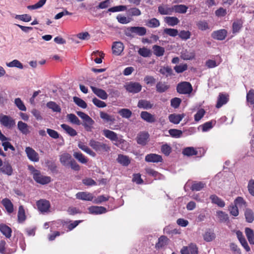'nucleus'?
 I'll use <instances>...</instances> for the list:
<instances>
[{"mask_svg": "<svg viewBox=\"0 0 254 254\" xmlns=\"http://www.w3.org/2000/svg\"><path fill=\"white\" fill-rule=\"evenodd\" d=\"M60 161L65 167L70 166L74 171L80 170L79 165L72 158L70 154L68 153H64L60 155Z\"/></svg>", "mask_w": 254, "mask_h": 254, "instance_id": "f257e3e1", "label": "nucleus"}, {"mask_svg": "<svg viewBox=\"0 0 254 254\" xmlns=\"http://www.w3.org/2000/svg\"><path fill=\"white\" fill-rule=\"evenodd\" d=\"M76 114L82 120L81 125L84 127L85 129L87 131H91L95 123L94 120L84 112L78 111Z\"/></svg>", "mask_w": 254, "mask_h": 254, "instance_id": "f03ea898", "label": "nucleus"}, {"mask_svg": "<svg viewBox=\"0 0 254 254\" xmlns=\"http://www.w3.org/2000/svg\"><path fill=\"white\" fill-rule=\"evenodd\" d=\"M89 145L98 153L109 152L111 149L110 147L108 144L96 141L93 139H91L89 140Z\"/></svg>", "mask_w": 254, "mask_h": 254, "instance_id": "7ed1b4c3", "label": "nucleus"}, {"mask_svg": "<svg viewBox=\"0 0 254 254\" xmlns=\"http://www.w3.org/2000/svg\"><path fill=\"white\" fill-rule=\"evenodd\" d=\"M177 91L180 94H190L192 91V87L190 82L183 81L177 85Z\"/></svg>", "mask_w": 254, "mask_h": 254, "instance_id": "20e7f679", "label": "nucleus"}, {"mask_svg": "<svg viewBox=\"0 0 254 254\" xmlns=\"http://www.w3.org/2000/svg\"><path fill=\"white\" fill-rule=\"evenodd\" d=\"M38 210L42 213L50 212L51 204L49 200L45 199H41L36 202Z\"/></svg>", "mask_w": 254, "mask_h": 254, "instance_id": "39448f33", "label": "nucleus"}, {"mask_svg": "<svg viewBox=\"0 0 254 254\" xmlns=\"http://www.w3.org/2000/svg\"><path fill=\"white\" fill-rule=\"evenodd\" d=\"M0 123L8 128H11L15 125V120L12 117L3 115L0 116Z\"/></svg>", "mask_w": 254, "mask_h": 254, "instance_id": "423d86ee", "label": "nucleus"}, {"mask_svg": "<svg viewBox=\"0 0 254 254\" xmlns=\"http://www.w3.org/2000/svg\"><path fill=\"white\" fill-rule=\"evenodd\" d=\"M125 87L127 92L133 94L139 92L142 89V86L139 83L132 81L127 83Z\"/></svg>", "mask_w": 254, "mask_h": 254, "instance_id": "0eeeda50", "label": "nucleus"}, {"mask_svg": "<svg viewBox=\"0 0 254 254\" xmlns=\"http://www.w3.org/2000/svg\"><path fill=\"white\" fill-rule=\"evenodd\" d=\"M103 135L112 141L118 142L122 143L125 141V140L119 139L118 134L113 131L110 130L108 129H104L103 130Z\"/></svg>", "mask_w": 254, "mask_h": 254, "instance_id": "6e6552de", "label": "nucleus"}, {"mask_svg": "<svg viewBox=\"0 0 254 254\" xmlns=\"http://www.w3.org/2000/svg\"><path fill=\"white\" fill-rule=\"evenodd\" d=\"M25 152L28 158L33 162H38L39 160V157L37 153L32 148L27 147L25 148Z\"/></svg>", "mask_w": 254, "mask_h": 254, "instance_id": "1a4fd4ad", "label": "nucleus"}, {"mask_svg": "<svg viewBox=\"0 0 254 254\" xmlns=\"http://www.w3.org/2000/svg\"><path fill=\"white\" fill-rule=\"evenodd\" d=\"M33 178L37 183L42 185L47 184L51 181V177L43 176L40 171L38 173L36 174Z\"/></svg>", "mask_w": 254, "mask_h": 254, "instance_id": "9d476101", "label": "nucleus"}, {"mask_svg": "<svg viewBox=\"0 0 254 254\" xmlns=\"http://www.w3.org/2000/svg\"><path fill=\"white\" fill-rule=\"evenodd\" d=\"M227 31L225 29H220L213 31L211 34V37L216 40H223L227 36Z\"/></svg>", "mask_w": 254, "mask_h": 254, "instance_id": "9b49d317", "label": "nucleus"}, {"mask_svg": "<svg viewBox=\"0 0 254 254\" xmlns=\"http://www.w3.org/2000/svg\"><path fill=\"white\" fill-rule=\"evenodd\" d=\"M149 135L147 132H139L137 136V142L138 144L141 145H145L146 144Z\"/></svg>", "mask_w": 254, "mask_h": 254, "instance_id": "f8f14e48", "label": "nucleus"}, {"mask_svg": "<svg viewBox=\"0 0 254 254\" xmlns=\"http://www.w3.org/2000/svg\"><path fill=\"white\" fill-rule=\"evenodd\" d=\"M145 160L147 162L158 163L162 162L163 159L160 155L150 153L145 156Z\"/></svg>", "mask_w": 254, "mask_h": 254, "instance_id": "ddd939ff", "label": "nucleus"}, {"mask_svg": "<svg viewBox=\"0 0 254 254\" xmlns=\"http://www.w3.org/2000/svg\"><path fill=\"white\" fill-rule=\"evenodd\" d=\"M128 31L132 33H134L138 36H142L146 34V29L144 27L133 26L127 28Z\"/></svg>", "mask_w": 254, "mask_h": 254, "instance_id": "4468645a", "label": "nucleus"}, {"mask_svg": "<svg viewBox=\"0 0 254 254\" xmlns=\"http://www.w3.org/2000/svg\"><path fill=\"white\" fill-rule=\"evenodd\" d=\"M100 117L105 123H109L110 125L114 124L116 121L114 116L109 115L103 111L100 112Z\"/></svg>", "mask_w": 254, "mask_h": 254, "instance_id": "2eb2a0df", "label": "nucleus"}, {"mask_svg": "<svg viewBox=\"0 0 254 254\" xmlns=\"http://www.w3.org/2000/svg\"><path fill=\"white\" fill-rule=\"evenodd\" d=\"M158 12L161 15H171L173 13V6L162 5L158 6Z\"/></svg>", "mask_w": 254, "mask_h": 254, "instance_id": "dca6fc26", "label": "nucleus"}, {"mask_svg": "<svg viewBox=\"0 0 254 254\" xmlns=\"http://www.w3.org/2000/svg\"><path fill=\"white\" fill-rule=\"evenodd\" d=\"M229 101V96L227 94L220 93L217 99L216 107L220 108L223 105L226 104Z\"/></svg>", "mask_w": 254, "mask_h": 254, "instance_id": "f3484780", "label": "nucleus"}, {"mask_svg": "<svg viewBox=\"0 0 254 254\" xmlns=\"http://www.w3.org/2000/svg\"><path fill=\"white\" fill-rule=\"evenodd\" d=\"M90 88L93 92L100 98L103 100H106L108 98V95L105 90L96 88L93 86H91Z\"/></svg>", "mask_w": 254, "mask_h": 254, "instance_id": "a211bd4d", "label": "nucleus"}, {"mask_svg": "<svg viewBox=\"0 0 254 254\" xmlns=\"http://www.w3.org/2000/svg\"><path fill=\"white\" fill-rule=\"evenodd\" d=\"M142 120L149 123H153L156 121L155 116L146 111H142L140 114Z\"/></svg>", "mask_w": 254, "mask_h": 254, "instance_id": "6ab92c4d", "label": "nucleus"}, {"mask_svg": "<svg viewBox=\"0 0 254 254\" xmlns=\"http://www.w3.org/2000/svg\"><path fill=\"white\" fill-rule=\"evenodd\" d=\"M124 46L121 42H115L112 46L113 53L116 55H120L123 51Z\"/></svg>", "mask_w": 254, "mask_h": 254, "instance_id": "aec40b11", "label": "nucleus"}, {"mask_svg": "<svg viewBox=\"0 0 254 254\" xmlns=\"http://www.w3.org/2000/svg\"><path fill=\"white\" fill-rule=\"evenodd\" d=\"M76 197L78 199L86 201H92L93 196L91 193L88 192H78L76 194Z\"/></svg>", "mask_w": 254, "mask_h": 254, "instance_id": "412c9836", "label": "nucleus"}, {"mask_svg": "<svg viewBox=\"0 0 254 254\" xmlns=\"http://www.w3.org/2000/svg\"><path fill=\"white\" fill-rule=\"evenodd\" d=\"M89 213L93 214H101L106 212L105 207L103 206H92L88 208Z\"/></svg>", "mask_w": 254, "mask_h": 254, "instance_id": "4be33fe9", "label": "nucleus"}, {"mask_svg": "<svg viewBox=\"0 0 254 254\" xmlns=\"http://www.w3.org/2000/svg\"><path fill=\"white\" fill-rule=\"evenodd\" d=\"M82 221V220H76L73 221V222H71V221L68 222L60 220L59 223H61L63 227H67L68 228V231H71L75 228Z\"/></svg>", "mask_w": 254, "mask_h": 254, "instance_id": "5701e85b", "label": "nucleus"}, {"mask_svg": "<svg viewBox=\"0 0 254 254\" xmlns=\"http://www.w3.org/2000/svg\"><path fill=\"white\" fill-rule=\"evenodd\" d=\"M78 147L82 151L90 155L92 157L96 156V153L91 149L88 146L85 144V143L81 141H79L78 143Z\"/></svg>", "mask_w": 254, "mask_h": 254, "instance_id": "b1692460", "label": "nucleus"}, {"mask_svg": "<svg viewBox=\"0 0 254 254\" xmlns=\"http://www.w3.org/2000/svg\"><path fill=\"white\" fill-rule=\"evenodd\" d=\"M153 106V104L149 101L145 99H141L139 100L137 107L139 108H141L145 110L151 109Z\"/></svg>", "mask_w": 254, "mask_h": 254, "instance_id": "393cba45", "label": "nucleus"}, {"mask_svg": "<svg viewBox=\"0 0 254 254\" xmlns=\"http://www.w3.org/2000/svg\"><path fill=\"white\" fill-rule=\"evenodd\" d=\"M184 114H172L169 116V120L170 122L174 124H178L184 118Z\"/></svg>", "mask_w": 254, "mask_h": 254, "instance_id": "a878e982", "label": "nucleus"}, {"mask_svg": "<svg viewBox=\"0 0 254 254\" xmlns=\"http://www.w3.org/2000/svg\"><path fill=\"white\" fill-rule=\"evenodd\" d=\"M117 161L119 163L124 166H127L130 163L129 158L127 156L123 154L118 155Z\"/></svg>", "mask_w": 254, "mask_h": 254, "instance_id": "bb28decb", "label": "nucleus"}, {"mask_svg": "<svg viewBox=\"0 0 254 254\" xmlns=\"http://www.w3.org/2000/svg\"><path fill=\"white\" fill-rule=\"evenodd\" d=\"M0 171L8 176H10L12 174L13 170L11 165L8 163L4 162L2 166H0Z\"/></svg>", "mask_w": 254, "mask_h": 254, "instance_id": "cd10ccee", "label": "nucleus"}, {"mask_svg": "<svg viewBox=\"0 0 254 254\" xmlns=\"http://www.w3.org/2000/svg\"><path fill=\"white\" fill-rule=\"evenodd\" d=\"M145 170L148 175L153 177L155 179L161 180L164 178V176L150 168H146Z\"/></svg>", "mask_w": 254, "mask_h": 254, "instance_id": "c85d7f7f", "label": "nucleus"}, {"mask_svg": "<svg viewBox=\"0 0 254 254\" xmlns=\"http://www.w3.org/2000/svg\"><path fill=\"white\" fill-rule=\"evenodd\" d=\"M206 187V184L203 182L193 181L190 187L192 191H200Z\"/></svg>", "mask_w": 254, "mask_h": 254, "instance_id": "c756f323", "label": "nucleus"}, {"mask_svg": "<svg viewBox=\"0 0 254 254\" xmlns=\"http://www.w3.org/2000/svg\"><path fill=\"white\" fill-rule=\"evenodd\" d=\"M1 203L8 213H11L13 211V205L9 199L7 198L3 199Z\"/></svg>", "mask_w": 254, "mask_h": 254, "instance_id": "7c9ffc66", "label": "nucleus"}, {"mask_svg": "<svg viewBox=\"0 0 254 254\" xmlns=\"http://www.w3.org/2000/svg\"><path fill=\"white\" fill-rule=\"evenodd\" d=\"M164 21L166 23L170 26H174L177 25L180 22L179 19L175 16H167L164 18Z\"/></svg>", "mask_w": 254, "mask_h": 254, "instance_id": "2f4dec72", "label": "nucleus"}, {"mask_svg": "<svg viewBox=\"0 0 254 254\" xmlns=\"http://www.w3.org/2000/svg\"><path fill=\"white\" fill-rule=\"evenodd\" d=\"M61 127L67 134L71 136H75L77 134L76 131L74 129L66 124H62L61 125Z\"/></svg>", "mask_w": 254, "mask_h": 254, "instance_id": "473e14b6", "label": "nucleus"}, {"mask_svg": "<svg viewBox=\"0 0 254 254\" xmlns=\"http://www.w3.org/2000/svg\"><path fill=\"white\" fill-rule=\"evenodd\" d=\"M0 231L6 238H9L11 236V228L5 224L0 225Z\"/></svg>", "mask_w": 254, "mask_h": 254, "instance_id": "72a5a7b5", "label": "nucleus"}, {"mask_svg": "<svg viewBox=\"0 0 254 254\" xmlns=\"http://www.w3.org/2000/svg\"><path fill=\"white\" fill-rule=\"evenodd\" d=\"M245 234L248 240L251 245H254V231L250 228H245Z\"/></svg>", "mask_w": 254, "mask_h": 254, "instance_id": "f704fd0d", "label": "nucleus"}, {"mask_svg": "<svg viewBox=\"0 0 254 254\" xmlns=\"http://www.w3.org/2000/svg\"><path fill=\"white\" fill-rule=\"evenodd\" d=\"M18 129L23 134H27L29 132V127L27 124L22 122L19 121L17 124Z\"/></svg>", "mask_w": 254, "mask_h": 254, "instance_id": "c9c22d12", "label": "nucleus"}, {"mask_svg": "<svg viewBox=\"0 0 254 254\" xmlns=\"http://www.w3.org/2000/svg\"><path fill=\"white\" fill-rule=\"evenodd\" d=\"M73 157L81 163L86 164L88 162V159L80 152H74Z\"/></svg>", "mask_w": 254, "mask_h": 254, "instance_id": "e433bc0d", "label": "nucleus"}, {"mask_svg": "<svg viewBox=\"0 0 254 254\" xmlns=\"http://www.w3.org/2000/svg\"><path fill=\"white\" fill-rule=\"evenodd\" d=\"M210 199L213 203L217 205L218 206L220 207H223L225 206V202L222 199L218 197L217 195H211L210 196Z\"/></svg>", "mask_w": 254, "mask_h": 254, "instance_id": "4c0bfd02", "label": "nucleus"}, {"mask_svg": "<svg viewBox=\"0 0 254 254\" xmlns=\"http://www.w3.org/2000/svg\"><path fill=\"white\" fill-rule=\"evenodd\" d=\"M160 25L159 20L152 18L146 21L145 25L149 28H157Z\"/></svg>", "mask_w": 254, "mask_h": 254, "instance_id": "58836bf2", "label": "nucleus"}, {"mask_svg": "<svg viewBox=\"0 0 254 254\" xmlns=\"http://www.w3.org/2000/svg\"><path fill=\"white\" fill-rule=\"evenodd\" d=\"M170 86L165 82H158L156 85V91L159 93H163L166 91Z\"/></svg>", "mask_w": 254, "mask_h": 254, "instance_id": "ea45409f", "label": "nucleus"}, {"mask_svg": "<svg viewBox=\"0 0 254 254\" xmlns=\"http://www.w3.org/2000/svg\"><path fill=\"white\" fill-rule=\"evenodd\" d=\"M188 7L184 4H179L173 5V12H175L179 13H186Z\"/></svg>", "mask_w": 254, "mask_h": 254, "instance_id": "a19ab883", "label": "nucleus"}, {"mask_svg": "<svg viewBox=\"0 0 254 254\" xmlns=\"http://www.w3.org/2000/svg\"><path fill=\"white\" fill-rule=\"evenodd\" d=\"M243 21L241 19L234 21L232 25V31L233 33L239 32L243 26Z\"/></svg>", "mask_w": 254, "mask_h": 254, "instance_id": "79ce46f5", "label": "nucleus"}, {"mask_svg": "<svg viewBox=\"0 0 254 254\" xmlns=\"http://www.w3.org/2000/svg\"><path fill=\"white\" fill-rule=\"evenodd\" d=\"M154 54L157 57L162 56L165 52V49L163 47L158 45H154L152 47Z\"/></svg>", "mask_w": 254, "mask_h": 254, "instance_id": "37998d69", "label": "nucleus"}, {"mask_svg": "<svg viewBox=\"0 0 254 254\" xmlns=\"http://www.w3.org/2000/svg\"><path fill=\"white\" fill-rule=\"evenodd\" d=\"M168 239L165 236H162L158 239V242L156 244V248L160 249L167 244Z\"/></svg>", "mask_w": 254, "mask_h": 254, "instance_id": "c03bdc74", "label": "nucleus"}, {"mask_svg": "<svg viewBox=\"0 0 254 254\" xmlns=\"http://www.w3.org/2000/svg\"><path fill=\"white\" fill-rule=\"evenodd\" d=\"M216 215L221 222H226L229 221L228 215L222 211H218L216 212Z\"/></svg>", "mask_w": 254, "mask_h": 254, "instance_id": "a18cd8bd", "label": "nucleus"}, {"mask_svg": "<svg viewBox=\"0 0 254 254\" xmlns=\"http://www.w3.org/2000/svg\"><path fill=\"white\" fill-rule=\"evenodd\" d=\"M183 153L184 155L190 156L197 154V151L193 147H188L184 149Z\"/></svg>", "mask_w": 254, "mask_h": 254, "instance_id": "49530a36", "label": "nucleus"}, {"mask_svg": "<svg viewBox=\"0 0 254 254\" xmlns=\"http://www.w3.org/2000/svg\"><path fill=\"white\" fill-rule=\"evenodd\" d=\"M118 113L122 117L129 119L132 115L131 111L128 109L123 108L119 110Z\"/></svg>", "mask_w": 254, "mask_h": 254, "instance_id": "de8ad7c7", "label": "nucleus"}, {"mask_svg": "<svg viewBox=\"0 0 254 254\" xmlns=\"http://www.w3.org/2000/svg\"><path fill=\"white\" fill-rule=\"evenodd\" d=\"M68 120L72 124L76 125H81V122L78 118L73 114H69L67 115Z\"/></svg>", "mask_w": 254, "mask_h": 254, "instance_id": "09e8293b", "label": "nucleus"}, {"mask_svg": "<svg viewBox=\"0 0 254 254\" xmlns=\"http://www.w3.org/2000/svg\"><path fill=\"white\" fill-rule=\"evenodd\" d=\"M203 237L205 241L211 242L215 238V235L211 230H209L204 233Z\"/></svg>", "mask_w": 254, "mask_h": 254, "instance_id": "8fccbe9b", "label": "nucleus"}, {"mask_svg": "<svg viewBox=\"0 0 254 254\" xmlns=\"http://www.w3.org/2000/svg\"><path fill=\"white\" fill-rule=\"evenodd\" d=\"M6 65L9 67H15L19 69L23 68L22 64L17 60H14L9 63H7Z\"/></svg>", "mask_w": 254, "mask_h": 254, "instance_id": "3c124183", "label": "nucleus"}, {"mask_svg": "<svg viewBox=\"0 0 254 254\" xmlns=\"http://www.w3.org/2000/svg\"><path fill=\"white\" fill-rule=\"evenodd\" d=\"M17 216L18 221L19 222H22L26 219L25 210L23 206L22 205H20L19 207Z\"/></svg>", "mask_w": 254, "mask_h": 254, "instance_id": "603ef678", "label": "nucleus"}, {"mask_svg": "<svg viewBox=\"0 0 254 254\" xmlns=\"http://www.w3.org/2000/svg\"><path fill=\"white\" fill-rule=\"evenodd\" d=\"M47 107L56 112H61V109L60 107L55 102L53 101L49 102L47 103Z\"/></svg>", "mask_w": 254, "mask_h": 254, "instance_id": "864d4df0", "label": "nucleus"}, {"mask_svg": "<svg viewBox=\"0 0 254 254\" xmlns=\"http://www.w3.org/2000/svg\"><path fill=\"white\" fill-rule=\"evenodd\" d=\"M245 216L247 222L252 223L254 220L253 211L250 209H247L245 212Z\"/></svg>", "mask_w": 254, "mask_h": 254, "instance_id": "5fc2aeb1", "label": "nucleus"}, {"mask_svg": "<svg viewBox=\"0 0 254 254\" xmlns=\"http://www.w3.org/2000/svg\"><path fill=\"white\" fill-rule=\"evenodd\" d=\"M14 104L19 109V110L22 111H26V108L23 102L20 98H16L14 100Z\"/></svg>", "mask_w": 254, "mask_h": 254, "instance_id": "6e6d98bb", "label": "nucleus"}, {"mask_svg": "<svg viewBox=\"0 0 254 254\" xmlns=\"http://www.w3.org/2000/svg\"><path fill=\"white\" fill-rule=\"evenodd\" d=\"M159 71L161 74L165 75L166 77L171 75L173 73L172 69L169 66L161 67Z\"/></svg>", "mask_w": 254, "mask_h": 254, "instance_id": "4d7b16f0", "label": "nucleus"}, {"mask_svg": "<svg viewBox=\"0 0 254 254\" xmlns=\"http://www.w3.org/2000/svg\"><path fill=\"white\" fill-rule=\"evenodd\" d=\"M138 53L140 56L145 58L149 57L151 55V51L145 47L139 48Z\"/></svg>", "mask_w": 254, "mask_h": 254, "instance_id": "13d9d810", "label": "nucleus"}, {"mask_svg": "<svg viewBox=\"0 0 254 254\" xmlns=\"http://www.w3.org/2000/svg\"><path fill=\"white\" fill-rule=\"evenodd\" d=\"M246 201L244 200L243 197H237L236 199L234 200V205L236 206V207H246Z\"/></svg>", "mask_w": 254, "mask_h": 254, "instance_id": "bf43d9fd", "label": "nucleus"}, {"mask_svg": "<svg viewBox=\"0 0 254 254\" xmlns=\"http://www.w3.org/2000/svg\"><path fill=\"white\" fill-rule=\"evenodd\" d=\"M128 15L130 16H137L141 15V11L136 7H132L127 10Z\"/></svg>", "mask_w": 254, "mask_h": 254, "instance_id": "052dcab7", "label": "nucleus"}, {"mask_svg": "<svg viewBox=\"0 0 254 254\" xmlns=\"http://www.w3.org/2000/svg\"><path fill=\"white\" fill-rule=\"evenodd\" d=\"M198 28L201 30L204 31L209 28L208 23L205 20H200L196 23Z\"/></svg>", "mask_w": 254, "mask_h": 254, "instance_id": "680f3d73", "label": "nucleus"}, {"mask_svg": "<svg viewBox=\"0 0 254 254\" xmlns=\"http://www.w3.org/2000/svg\"><path fill=\"white\" fill-rule=\"evenodd\" d=\"M73 101L77 106L83 109L87 108V105L86 102L80 98L74 97Z\"/></svg>", "mask_w": 254, "mask_h": 254, "instance_id": "e2e57ef3", "label": "nucleus"}, {"mask_svg": "<svg viewBox=\"0 0 254 254\" xmlns=\"http://www.w3.org/2000/svg\"><path fill=\"white\" fill-rule=\"evenodd\" d=\"M161 151L166 156H169L172 151V148L170 145L166 143L162 145Z\"/></svg>", "mask_w": 254, "mask_h": 254, "instance_id": "0e129e2a", "label": "nucleus"}, {"mask_svg": "<svg viewBox=\"0 0 254 254\" xmlns=\"http://www.w3.org/2000/svg\"><path fill=\"white\" fill-rule=\"evenodd\" d=\"M181 57L185 60H192L194 58L193 53H189L187 51H183L181 53Z\"/></svg>", "mask_w": 254, "mask_h": 254, "instance_id": "69168bd1", "label": "nucleus"}, {"mask_svg": "<svg viewBox=\"0 0 254 254\" xmlns=\"http://www.w3.org/2000/svg\"><path fill=\"white\" fill-rule=\"evenodd\" d=\"M169 132L172 137L176 138L180 137L183 134V132L181 130L177 129H170Z\"/></svg>", "mask_w": 254, "mask_h": 254, "instance_id": "338daca9", "label": "nucleus"}, {"mask_svg": "<svg viewBox=\"0 0 254 254\" xmlns=\"http://www.w3.org/2000/svg\"><path fill=\"white\" fill-rule=\"evenodd\" d=\"M247 101L251 104H254V89H251L247 93Z\"/></svg>", "mask_w": 254, "mask_h": 254, "instance_id": "774afa93", "label": "nucleus"}]
</instances>
